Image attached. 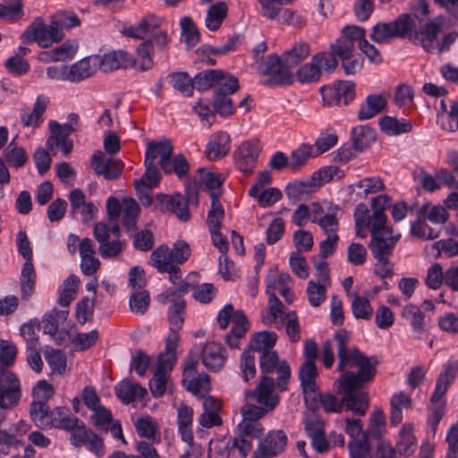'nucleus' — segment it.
<instances>
[{
    "label": "nucleus",
    "mask_w": 458,
    "mask_h": 458,
    "mask_svg": "<svg viewBox=\"0 0 458 458\" xmlns=\"http://www.w3.org/2000/svg\"><path fill=\"white\" fill-rule=\"evenodd\" d=\"M337 352V370L344 372L335 382L336 391L344 394L342 403L354 414L363 416L369 408V396L365 392L354 393L370 382L376 375V357L364 355L357 347L348 346L350 335L341 329L334 334Z\"/></svg>",
    "instance_id": "obj_1"
},
{
    "label": "nucleus",
    "mask_w": 458,
    "mask_h": 458,
    "mask_svg": "<svg viewBox=\"0 0 458 458\" xmlns=\"http://www.w3.org/2000/svg\"><path fill=\"white\" fill-rule=\"evenodd\" d=\"M276 273L270 272L267 280V293L269 295L267 313L261 316L262 322L267 326L275 325L279 329L285 327V332L292 343H297L301 339V327L295 311H284L282 301L272 293L275 287Z\"/></svg>",
    "instance_id": "obj_2"
},
{
    "label": "nucleus",
    "mask_w": 458,
    "mask_h": 458,
    "mask_svg": "<svg viewBox=\"0 0 458 458\" xmlns=\"http://www.w3.org/2000/svg\"><path fill=\"white\" fill-rule=\"evenodd\" d=\"M415 21L408 13L400 14L390 22H377L371 29L370 38L377 44H388L394 38H407Z\"/></svg>",
    "instance_id": "obj_3"
},
{
    "label": "nucleus",
    "mask_w": 458,
    "mask_h": 458,
    "mask_svg": "<svg viewBox=\"0 0 458 458\" xmlns=\"http://www.w3.org/2000/svg\"><path fill=\"white\" fill-rule=\"evenodd\" d=\"M21 397V382L17 375L6 368H0V423L5 419L3 411L17 406Z\"/></svg>",
    "instance_id": "obj_4"
},
{
    "label": "nucleus",
    "mask_w": 458,
    "mask_h": 458,
    "mask_svg": "<svg viewBox=\"0 0 458 458\" xmlns=\"http://www.w3.org/2000/svg\"><path fill=\"white\" fill-rule=\"evenodd\" d=\"M257 70L268 77L261 83L267 86L285 85L293 81V72L284 65V60L276 55H268L262 61L256 60Z\"/></svg>",
    "instance_id": "obj_5"
},
{
    "label": "nucleus",
    "mask_w": 458,
    "mask_h": 458,
    "mask_svg": "<svg viewBox=\"0 0 458 458\" xmlns=\"http://www.w3.org/2000/svg\"><path fill=\"white\" fill-rule=\"evenodd\" d=\"M337 65L338 61L335 57H329L325 52L318 53L309 63L299 68L296 72L297 81L301 83L316 82L320 79L322 71L331 72Z\"/></svg>",
    "instance_id": "obj_6"
},
{
    "label": "nucleus",
    "mask_w": 458,
    "mask_h": 458,
    "mask_svg": "<svg viewBox=\"0 0 458 458\" xmlns=\"http://www.w3.org/2000/svg\"><path fill=\"white\" fill-rule=\"evenodd\" d=\"M198 365L197 358L188 355L183 365L182 385L194 395L204 397L210 390V380L208 374L198 373Z\"/></svg>",
    "instance_id": "obj_7"
},
{
    "label": "nucleus",
    "mask_w": 458,
    "mask_h": 458,
    "mask_svg": "<svg viewBox=\"0 0 458 458\" xmlns=\"http://www.w3.org/2000/svg\"><path fill=\"white\" fill-rule=\"evenodd\" d=\"M23 43L36 42L40 47H50L54 43L60 42L59 33L50 23L45 24L42 18H36L21 35Z\"/></svg>",
    "instance_id": "obj_8"
},
{
    "label": "nucleus",
    "mask_w": 458,
    "mask_h": 458,
    "mask_svg": "<svg viewBox=\"0 0 458 458\" xmlns=\"http://www.w3.org/2000/svg\"><path fill=\"white\" fill-rule=\"evenodd\" d=\"M443 30V19L437 17L426 22L420 30L415 27L409 31L407 38L414 44L420 45L428 53L436 52L438 43V35Z\"/></svg>",
    "instance_id": "obj_9"
},
{
    "label": "nucleus",
    "mask_w": 458,
    "mask_h": 458,
    "mask_svg": "<svg viewBox=\"0 0 458 458\" xmlns=\"http://www.w3.org/2000/svg\"><path fill=\"white\" fill-rule=\"evenodd\" d=\"M322 99L327 106H346L355 97V84L350 81H342L320 89Z\"/></svg>",
    "instance_id": "obj_10"
},
{
    "label": "nucleus",
    "mask_w": 458,
    "mask_h": 458,
    "mask_svg": "<svg viewBox=\"0 0 458 458\" xmlns=\"http://www.w3.org/2000/svg\"><path fill=\"white\" fill-rule=\"evenodd\" d=\"M287 436L281 429L271 430L259 440L252 458H272L283 453L287 445Z\"/></svg>",
    "instance_id": "obj_11"
},
{
    "label": "nucleus",
    "mask_w": 458,
    "mask_h": 458,
    "mask_svg": "<svg viewBox=\"0 0 458 458\" xmlns=\"http://www.w3.org/2000/svg\"><path fill=\"white\" fill-rule=\"evenodd\" d=\"M338 206L329 204L327 208L318 202H312V223L318 225L327 235L336 234L339 227L337 212Z\"/></svg>",
    "instance_id": "obj_12"
},
{
    "label": "nucleus",
    "mask_w": 458,
    "mask_h": 458,
    "mask_svg": "<svg viewBox=\"0 0 458 458\" xmlns=\"http://www.w3.org/2000/svg\"><path fill=\"white\" fill-rule=\"evenodd\" d=\"M260 150L259 141L256 139L242 142L233 154L235 165L243 173L251 172Z\"/></svg>",
    "instance_id": "obj_13"
},
{
    "label": "nucleus",
    "mask_w": 458,
    "mask_h": 458,
    "mask_svg": "<svg viewBox=\"0 0 458 458\" xmlns=\"http://www.w3.org/2000/svg\"><path fill=\"white\" fill-rule=\"evenodd\" d=\"M90 165L98 175H102L106 180L117 179L123 170V164L121 160L107 157L100 150L93 153Z\"/></svg>",
    "instance_id": "obj_14"
},
{
    "label": "nucleus",
    "mask_w": 458,
    "mask_h": 458,
    "mask_svg": "<svg viewBox=\"0 0 458 458\" xmlns=\"http://www.w3.org/2000/svg\"><path fill=\"white\" fill-rule=\"evenodd\" d=\"M247 396L270 411H273L279 402V396L275 392L274 379L266 376L261 377L254 390L250 391Z\"/></svg>",
    "instance_id": "obj_15"
},
{
    "label": "nucleus",
    "mask_w": 458,
    "mask_h": 458,
    "mask_svg": "<svg viewBox=\"0 0 458 458\" xmlns=\"http://www.w3.org/2000/svg\"><path fill=\"white\" fill-rule=\"evenodd\" d=\"M173 154V146L169 140H152L148 143L145 152V163L154 164L163 170L167 165Z\"/></svg>",
    "instance_id": "obj_16"
},
{
    "label": "nucleus",
    "mask_w": 458,
    "mask_h": 458,
    "mask_svg": "<svg viewBox=\"0 0 458 458\" xmlns=\"http://www.w3.org/2000/svg\"><path fill=\"white\" fill-rule=\"evenodd\" d=\"M458 375V361L449 360L443 365V370L436 381L435 390L430 397L431 402L438 403L445 397L448 387Z\"/></svg>",
    "instance_id": "obj_17"
},
{
    "label": "nucleus",
    "mask_w": 458,
    "mask_h": 458,
    "mask_svg": "<svg viewBox=\"0 0 458 458\" xmlns=\"http://www.w3.org/2000/svg\"><path fill=\"white\" fill-rule=\"evenodd\" d=\"M69 201L72 216L80 215L83 223H88L94 219L98 208L93 202L86 201L85 194L81 190H72L69 194Z\"/></svg>",
    "instance_id": "obj_18"
},
{
    "label": "nucleus",
    "mask_w": 458,
    "mask_h": 458,
    "mask_svg": "<svg viewBox=\"0 0 458 458\" xmlns=\"http://www.w3.org/2000/svg\"><path fill=\"white\" fill-rule=\"evenodd\" d=\"M164 357H157V365L153 378L149 382V388L154 397H161L166 390L168 373L172 370L173 356L163 360Z\"/></svg>",
    "instance_id": "obj_19"
},
{
    "label": "nucleus",
    "mask_w": 458,
    "mask_h": 458,
    "mask_svg": "<svg viewBox=\"0 0 458 458\" xmlns=\"http://www.w3.org/2000/svg\"><path fill=\"white\" fill-rule=\"evenodd\" d=\"M50 103L46 95H38L31 110L23 108L21 114V122L23 127H38L44 121V114Z\"/></svg>",
    "instance_id": "obj_20"
},
{
    "label": "nucleus",
    "mask_w": 458,
    "mask_h": 458,
    "mask_svg": "<svg viewBox=\"0 0 458 458\" xmlns=\"http://www.w3.org/2000/svg\"><path fill=\"white\" fill-rule=\"evenodd\" d=\"M135 64L133 56L123 50L114 51L99 56V69L105 72L119 68L132 67Z\"/></svg>",
    "instance_id": "obj_21"
},
{
    "label": "nucleus",
    "mask_w": 458,
    "mask_h": 458,
    "mask_svg": "<svg viewBox=\"0 0 458 458\" xmlns=\"http://www.w3.org/2000/svg\"><path fill=\"white\" fill-rule=\"evenodd\" d=\"M201 359L208 369L217 371L224 367L226 360L225 349L220 344L208 342L202 348Z\"/></svg>",
    "instance_id": "obj_22"
},
{
    "label": "nucleus",
    "mask_w": 458,
    "mask_h": 458,
    "mask_svg": "<svg viewBox=\"0 0 458 458\" xmlns=\"http://www.w3.org/2000/svg\"><path fill=\"white\" fill-rule=\"evenodd\" d=\"M231 139L225 131L213 133L206 147V155L209 160H218L225 157L231 148Z\"/></svg>",
    "instance_id": "obj_23"
},
{
    "label": "nucleus",
    "mask_w": 458,
    "mask_h": 458,
    "mask_svg": "<svg viewBox=\"0 0 458 458\" xmlns=\"http://www.w3.org/2000/svg\"><path fill=\"white\" fill-rule=\"evenodd\" d=\"M400 238V233H394L372 237L369 247L373 257L375 259L388 258Z\"/></svg>",
    "instance_id": "obj_24"
},
{
    "label": "nucleus",
    "mask_w": 458,
    "mask_h": 458,
    "mask_svg": "<svg viewBox=\"0 0 458 458\" xmlns=\"http://www.w3.org/2000/svg\"><path fill=\"white\" fill-rule=\"evenodd\" d=\"M161 19L156 15L149 14L144 17L138 24L125 27L123 34L137 39H143L147 35L154 33L159 28Z\"/></svg>",
    "instance_id": "obj_25"
},
{
    "label": "nucleus",
    "mask_w": 458,
    "mask_h": 458,
    "mask_svg": "<svg viewBox=\"0 0 458 458\" xmlns=\"http://www.w3.org/2000/svg\"><path fill=\"white\" fill-rule=\"evenodd\" d=\"M166 298L173 297V302L168 308V322L171 330H180L184 322L185 301L180 295H176L175 290H168Z\"/></svg>",
    "instance_id": "obj_26"
},
{
    "label": "nucleus",
    "mask_w": 458,
    "mask_h": 458,
    "mask_svg": "<svg viewBox=\"0 0 458 458\" xmlns=\"http://www.w3.org/2000/svg\"><path fill=\"white\" fill-rule=\"evenodd\" d=\"M69 67L71 82L81 81L93 75L99 69V56L85 57Z\"/></svg>",
    "instance_id": "obj_27"
},
{
    "label": "nucleus",
    "mask_w": 458,
    "mask_h": 458,
    "mask_svg": "<svg viewBox=\"0 0 458 458\" xmlns=\"http://www.w3.org/2000/svg\"><path fill=\"white\" fill-rule=\"evenodd\" d=\"M114 392L124 404L141 399L147 394V389L131 379L122 380L115 386Z\"/></svg>",
    "instance_id": "obj_28"
},
{
    "label": "nucleus",
    "mask_w": 458,
    "mask_h": 458,
    "mask_svg": "<svg viewBox=\"0 0 458 458\" xmlns=\"http://www.w3.org/2000/svg\"><path fill=\"white\" fill-rule=\"evenodd\" d=\"M249 327V322L243 311L237 310L233 318V326L225 337L228 346L232 349H238L240 347V341L244 337Z\"/></svg>",
    "instance_id": "obj_29"
},
{
    "label": "nucleus",
    "mask_w": 458,
    "mask_h": 458,
    "mask_svg": "<svg viewBox=\"0 0 458 458\" xmlns=\"http://www.w3.org/2000/svg\"><path fill=\"white\" fill-rule=\"evenodd\" d=\"M412 406V399L403 391L394 393L390 399V422L398 425L403 420V410H409Z\"/></svg>",
    "instance_id": "obj_30"
},
{
    "label": "nucleus",
    "mask_w": 458,
    "mask_h": 458,
    "mask_svg": "<svg viewBox=\"0 0 458 458\" xmlns=\"http://www.w3.org/2000/svg\"><path fill=\"white\" fill-rule=\"evenodd\" d=\"M387 105L385 97L380 94L369 95L361 104L358 113L360 120H368L381 113Z\"/></svg>",
    "instance_id": "obj_31"
},
{
    "label": "nucleus",
    "mask_w": 458,
    "mask_h": 458,
    "mask_svg": "<svg viewBox=\"0 0 458 458\" xmlns=\"http://www.w3.org/2000/svg\"><path fill=\"white\" fill-rule=\"evenodd\" d=\"M418 216L428 220L435 225H444L449 219V213L446 208L439 204L432 205L428 202L423 204L418 210Z\"/></svg>",
    "instance_id": "obj_32"
},
{
    "label": "nucleus",
    "mask_w": 458,
    "mask_h": 458,
    "mask_svg": "<svg viewBox=\"0 0 458 458\" xmlns=\"http://www.w3.org/2000/svg\"><path fill=\"white\" fill-rule=\"evenodd\" d=\"M277 335L274 332L261 331L254 334L250 341L246 350H250L253 354L259 352L261 354L265 352L273 350L276 344Z\"/></svg>",
    "instance_id": "obj_33"
},
{
    "label": "nucleus",
    "mask_w": 458,
    "mask_h": 458,
    "mask_svg": "<svg viewBox=\"0 0 458 458\" xmlns=\"http://www.w3.org/2000/svg\"><path fill=\"white\" fill-rule=\"evenodd\" d=\"M167 82L176 91L182 96L192 97L195 85L194 80L190 77L186 72H174L167 75Z\"/></svg>",
    "instance_id": "obj_34"
},
{
    "label": "nucleus",
    "mask_w": 458,
    "mask_h": 458,
    "mask_svg": "<svg viewBox=\"0 0 458 458\" xmlns=\"http://www.w3.org/2000/svg\"><path fill=\"white\" fill-rule=\"evenodd\" d=\"M78 418L72 416L65 407H55L51 410L49 417V428L71 429L77 425Z\"/></svg>",
    "instance_id": "obj_35"
},
{
    "label": "nucleus",
    "mask_w": 458,
    "mask_h": 458,
    "mask_svg": "<svg viewBox=\"0 0 458 458\" xmlns=\"http://www.w3.org/2000/svg\"><path fill=\"white\" fill-rule=\"evenodd\" d=\"M318 369L314 362L305 361L299 369V377L305 394H316Z\"/></svg>",
    "instance_id": "obj_36"
},
{
    "label": "nucleus",
    "mask_w": 458,
    "mask_h": 458,
    "mask_svg": "<svg viewBox=\"0 0 458 458\" xmlns=\"http://www.w3.org/2000/svg\"><path fill=\"white\" fill-rule=\"evenodd\" d=\"M417 448L415 437L411 425H403L398 436L395 445L396 451L404 456L412 454Z\"/></svg>",
    "instance_id": "obj_37"
},
{
    "label": "nucleus",
    "mask_w": 458,
    "mask_h": 458,
    "mask_svg": "<svg viewBox=\"0 0 458 458\" xmlns=\"http://www.w3.org/2000/svg\"><path fill=\"white\" fill-rule=\"evenodd\" d=\"M79 17L73 12L60 11L51 16V24L59 33L60 39L64 38V30L79 26Z\"/></svg>",
    "instance_id": "obj_38"
},
{
    "label": "nucleus",
    "mask_w": 458,
    "mask_h": 458,
    "mask_svg": "<svg viewBox=\"0 0 458 458\" xmlns=\"http://www.w3.org/2000/svg\"><path fill=\"white\" fill-rule=\"evenodd\" d=\"M310 54V47L307 42L300 41L283 55L284 65L291 71V68L306 59Z\"/></svg>",
    "instance_id": "obj_39"
},
{
    "label": "nucleus",
    "mask_w": 458,
    "mask_h": 458,
    "mask_svg": "<svg viewBox=\"0 0 458 458\" xmlns=\"http://www.w3.org/2000/svg\"><path fill=\"white\" fill-rule=\"evenodd\" d=\"M140 212V208L133 199H123V208L122 209L121 215L122 224L126 231H134L136 229Z\"/></svg>",
    "instance_id": "obj_40"
},
{
    "label": "nucleus",
    "mask_w": 458,
    "mask_h": 458,
    "mask_svg": "<svg viewBox=\"0 0 458 458\" xmlns=\"http://www.w3.org/2000/svg\"><path fill=\"white\" fill-rule=\"evenodd\" d=\"M227 4L221 1L212 4L207 12L205 25L212 31L218 30L227 15Z\"/></svg>",
    "instance_id": "obj_41"
},
{
    "label": "nucleus",
    "mask_w": 458,
    "mask_h": 458,
    "mask_svg": "<svg viewBox=\"0 0 458 458\" xmlns=\"http://www.w3.org/2000/svg\"><path fill=\"white\" fill-rule=\"evenodd\" d=\"M134 426L137 433L141 437L153 441H160L159 425L156 420L150 416L139 418Z\"/></svg>",
    "instance_id": "obj_42"
},
{
    "label": "nucleus",
    "mask_w": 458,
    "mask_h": 458,
    "mask_svg": "<svg viewBox=\"0 0 458 458\" xmlns=\"http://www.w3.org/2000/svg\"><path fill=\"white\" fill-rule=\"evenodd\" d=\"M149 264L158 272L165 273L173 268L170 249L166 245L158 246L149 257Z\"/></svg>",
    "instance_id": "obj_43"
},
{
    "label": "nucleus",
    "mask_w": 458,
    "mask_h": 458,
    "mask_svg": "<svg viewBox=\"0 0 458 458\" xmlns=\"http://www.w3.org/2000/svg\"><path fill=\"white\" fill-rule=\"evenodd\" d=\"M380 129L387 135L394 136L411 131V123L404 119L399 120L392 116H385L378 122Z\"/></svg>",
    "instance_id": "obj_44"
},
{
    "label": "nucleus",
    "mask_w": 458,
    "mask_h": 458,
    "mask_svg": "<svg viewBox=\"0 0 458 458\" xmlns=\"http://www.w3.org/2000/svg\"><path fill=\"white\" fill-rule=\"evenodd\" d=\"M199 189L205 187L206 190L215 192L218 197L220 196L219 188L224 182V177L221 174L212 173L205 168H199Z\"/></svg>",
    "instance_id": "obj_45"
},
{
    "label": "nucleus",
    "mask_w": 458,
    "mask_h": 458,
    "mask_svg": "<svg viewBox=\"0 0 458 458\" xmlns=\"http://www.w3.org/2000/svg\"><path fill=\"white\" fill-rule=\"evenodd\" d=\"M146 171L140 180L134 182L135 189L138 191H143L144 188L152 189L157 185L160 181L161 174L159 171L160 166L154 164L145 163Z\"/></svg>",
    "instance_id": "obj_46"
},
{
    "label": "nucleus",
    "mask_w": 458,
    "mask_h": 458,
    "mask_svg": "<svg viewBox=\"0 0 458 458\" xmlns=\"http://www.w3.org/2000/svg\"><path fill=\"white\" fill-rule=\"evenodd\" d=\"M51 410L41 401H33L30 406V415L35 425L40 428H49Z\"/></svg>",
    "instance_id": "obj_47"
},
{
    "label": "nucleus",
    "mask_w": 458,
    "mask_h": 458,
    "mask_svg": "<svg viewBox=\"0 0 458 458\" xmlns=\"http://www.w3.org/2000/svg\"><path fill=\"white\" fill-rule=\"evenodd\" d=\"M352 138L354 148L361 151L376 140V132L371 128L361 125L352 129Z\"/></svg>",
    "instance_id": "obj_48"
},
{
    "label": "nucleus",
    "mask_w": 458,
    "mask_h": 458,
    "mask_svg": "<svg viewBox=\"0 0 458 458\" xmlns=\"http://www.w3.org/2000/svg\"><path fill=\"white\" fill-rule=\"evenodd\" d=\"M210 198L211 208L207 216L208 231L221 229V223L225 217V209L218 200V196L215 192H212Z\"/></svg>",
    "instance_id": "obj_49"
},
{
    "label": "nucleus",
    "mask_w": 458,
    "mask_h": 458,
    "mask_svg": "<svg viewBox=\"0 0 458 458\" xmlns=\"http://www.w3.org/2000/svg\"><path fill=\"white\" fill-rule=\"evenodd\" d=\"M387 217L383 210H374L372 215L369 217V221L364 227H369L372 237L389 234L393 233L392 229L386 226Z\"/></svg>",
    "instance_id": "obj_50"
},
{
    "label": "nucleus",
    "mask_w": 458,
    "mask_h": 458,
    "mask_svg": "<svg viewBox=\"0 0 458 458\" xmlns=\"http://www.w3.org/2000/svg\"><path fill=\"white\" fill-rule=\"evenodd\" d=\"M80 279L74 275L69 276L63 283L61 293L58 297V303L62 307H68L74 300L78 289Z\"/></svg>",
    "instance_id": "obj_51"
},
{
    "label": "nucleus",
    "mask_w": 458,
    "mask_h": 458,
    "mask_svg": "<svg viewBox=\"0 0 458 458\" xmlns=\"http://www.w3.org/2000/svg\"><path fill=\"white\" fill-rule=\"evenodd\" d=\"M350 188H358L360 191L357 192L361 198H365L369 194L377 193L385 189V184L380 177H366L351 185Z\"/></svg>",
    "instance_id": "obj_52"
},
{
    "label": "nucleus",
    "mask_w": 458,
    "mask_h": 458,
    "mask_svg": "<svg viewBox=\"0 0 458 458\" xmlns=\"http://www.w3.org/2000/svg\"><path fill=\"white\" fill-rule=\"evenodd\" d=\"M401 316L410 321L416 332H421L424 329V314L418 306L408 303L403 307Z\"/></svg>",
    "instance_id": "obj_53"
},
{
    "label": "nucleus",
    "mask_w": 458,
    "mask_h": 458,
    "mask_svg": "<svg viewBox=\"0 0 458 458\" xmlns=\"http://www.w3.org/2000/svg\"><path fill=\"white\" fill-rule=\"evenodd\" d=\"M166 208L182 221H187L190 218L188 201L181 194L169 197L166 202Z\"/></svg>",
    "instance_id": "obj_54"
},
{
    "label": "nucleus",
    "mask_w": 458,
    "mask_h": 458,
    "mask_svg": "<svg viewBox=\"0 0 458 458\" xmlns=\"http://www.w3.org/2000/svg\"><path fill=\"white\" fill-rule=\"evenodd\" d=\"M221 75V70H205L195 75L193 78L195 88L199 91H205L216 87V82Z\"/></svg>",
    "instance_id": "obj_55"
},
{
    "label": "nucleus",
    "mask_w": 458,
    "mask_h": 458,
    "mask_svg": "<svg viewBox=\"0 0 458 458\" xmlns=\"http://www.w3.org/2000/svg\"><path fill=\"white\" fill-rule=\"evenodd\" d=\"M316 186L310 182L295 181L288 183L285 193L290 199L299 200L313 191Z\"/></svg>",
    "instance_id": "obj_56"
},
{
    "label": "nucleus",
    "mask_w": 458,
    "mask_h": 458,
    "mask_svg": "<svg viewBox=\"0 0 458 458\" xmlns=\"http://www.w3.org/2000/svg\"><path fill=\"white\" fill-rule=\"evenodd\" d=\"M251 448V440L238 434L229 445L228 455L235 458H246Z\"/></svg>",
    "instance_id": "obj_57"
},
{
    "label": "nucleus",
    "mask_w": 458,
    "mask_h": 458,
    "mask_svg": "<svg viewBox=\"0 0 458 458\" xmlns=\"http://www.w3.org/2000/svg\"><path fill=\"white\" fill-rule=\"evenodd\" d=\"M45 358L53 373L61 375L66 369V356L59 350L47 349Z\"/></svg>",
    "instance_id": "obj_58"
},
{
    "label": "nucleus",
    "mask_w": 458,
    "mask_h": 458,
    "mask_svg": "<svg viewBox=\"0 0 458 458\" xmlns=\"http://www.w3.org/2000/svg\"><path fill=\"white\" fill-rule=\"evenodd\" d=\"M67 316V311L53 310L47 313L43 318V329L44 333L49 335H55L58 331L60 320H64Z\"/></svg>",
    "instance_id": "obj_59"
},
{
    "label": "nucleus",
    "mask_w": 458,
    "mask_h": 458,
    "mask_svg": "<svg viewBox=\"0 0 458 458\" xmlns=\"http://www.w3.org/2000/svg\"><path fill=\"white\" fill-rule=\"evenodd\" d=\"M182 34L188 47H192L199 41V32L191 17H182L180 21Z\"/></svg>",
    "instance_id": "obj_60"
},
{
    "label": "nucleus",
    "mask_w": 458,
    "mask_h": 458,
    "mask_svg": "<svg viewBox=\"0 0 458 458\" xmlns=\"http://www.w3.org/2000/svg\"><path fill=\"white\" fill-rule=\"evenodd\" d=\"M229 95L223 92H216L212 101L216 112L224 117L232 115L234 111L233 101Z\"/></svg>",
    "instance_id": "obj_61"
},
{
    "label": "nucleus",
    "mask_w": 458,
    "mask_h": 458,
    "mask_svg": "<svg viewBox=\"0 0 458 458\" xmlns=\"http://www.w3.org/2000/svg\"><path fill=\"white\" fill-rule=\"evenodd\" d=\"M352 311L358 319H370L373 314V309L369 301L365 297L355 295L352 301Z\"/></svg>",
    "instance_id": "obj_62"
},
{
    "label": "nucleus",
    "mask_w": 458,
    "mask_h": 458,
    "mask_svg": "<svg viewBox=\"0 0 458 458\" xmlns=\"http://www.w3.org/2000/svg\"><path fill=\"white\" fill-rule=\"evenodd\" d=\"M6 162L14 167H21L28 160V155L24 148L17 147L12 141L5 149Z\"/></svg>",
    "instance_id": "obj_63"
},
{
    "label": "nucleus",
    "mask_w": 458,
    "mask_h": 458,
    "mask_svg": "<svg viewBox=\"0 0 458 458\" xmlns=\"http://www.w3.org/2000/svg\"><path fill=\"white\" fill-rule=\"evenodd\" d=\"M438 120L442 123V127L450 131L458 130V103L451 101L450 109L446 114H439Z\"/></svg>",
    "instance_id": "obj_64"
}]
</instances>
